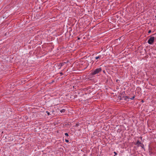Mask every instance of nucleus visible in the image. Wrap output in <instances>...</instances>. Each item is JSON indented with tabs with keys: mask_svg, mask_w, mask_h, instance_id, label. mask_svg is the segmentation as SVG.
I'll use <instances>...</instances> for the list:
<instances>
[{
	"mask_svg": "<svg viewBox=\"0 0 156 156\" xmlns=\"http://www.w3.org/2000/svg\"><path fill=\"white\" fill-rule=\"evenodd\" d=\"M114 153L115 154V155H117V153L115 152H114Z\"/></svg>",
	"mask_w": 156,
	"mask_h": 156,
	"instance_id": "obj_14",
	"label": "nucleus"
},
{
	"mask_svg": "<svg viewBox=\"0 0 156 156\" xmlns=\"http://www.w3.org/2000/svg\"><path fill=\"white\" fill-rule=\"evenodd\" d=\"M54 82V81L53 80L52 81V82Z\"/></svg>",
	"mask_w": 156,
	"mask_h": 156,
	"instance_id": "obj_20",
	"label": "nucleus"
},
{
	"mask_svg": "<svg viewBox=\"0 0 156 156\" xmlns=\"http://www.w3.org/2000/svg\"><path fill=\"white\" fill-rule=\"evenodd\" d=\"M65 141L67 143H68L69 142V140H68L66 139Z\"/></svg>",
	"mask_w": 156,
	"mask_h": 156,
	"instance_id": "obj_12",
	"label": "nucleus"
},
{
	"mask_svg": "<svg viewBox=\"0 0 156 156\" xmlns=\"http://www.w3.org/2000/svg\"><path fill=\"white\" fill-rule=\"evenodd\" d=\"M65 135L67 136H69V134L67 133H65Z\"/></svg>",
	"mask_w": 156,
	"mask_h": 156,
	"instance_id": "obj_10",
	"label": "nucleus"
},
{
	"mask_svg": "<svg viewBox=\"0 0 156 156\" xmlns=\"http://www.w3.org/2000/svg\"><path fill=\"white\" fill-rule=\"evenodd\" d=\"M79 126V124H76V126Z\"/></svg>",
	"mask_w": 156,
	"mask_h": 156,
	"instance_id": "obj_17",
	"label": "nucleus"
},
{
	"mask_svg": "<svg viewBox=\"0 0 156 156\" xmlns=\"http://www.w3.org/2000/svg\"><path fill=\"white\" fill-rule=\"evenodd\" d=\"M118 98L119 99L124 100H125L128 101V100L129 99V97L127 96H125V91L120 93L118 96Z\"/></svg>",
	"mask_w": 156,
	"mask_h": 156,
	"instance_id": "obj_1",
	"label": "nucleus"
},
{
	"mask_svg": "<svg viewBox=\"0 0 156 156\" xmlns=\"http://www.w3.org/2000/svg\"><path fill=\"white\" fill-rule=\"evenodd\" d=\"M141 144V143L139 140H138L136 143L135 144V145H137V146L139 147Z\"/></svg>",
	"mask_w": 156,
	"mask_h": 156,
	"instance_id": "obj_4",
	"label": "nucleus"
},
{
	"mask_svg": "<svg viewBox=\"0 0 156 156\" xmlns=\"http://www.w3.org/2000/svg\"><path fill=\"white\" fill-rule=\"evenodd\" d=\"M154 37H151L148 40L147 42L150 44H153L154 41Z\"/></svg>",
	"mask_w": 156,
	"mask_h": 156,
	"instance_id": "obj_3",
	"label": "nucleus"
},
{
	"mask_svg": "<svg viewBox=\"0 0 156 156\" xmlns=\"http://www.w3.org/2000/svg\"><path fill=\"white\" fill-rule=\"evenodd\" d=\"M101 57V55H99L98 56H97V57H95V59L96 60H97V59H98V58H100Z\"/></svg>",
	"mask_w": 156,
	"mask_h": 156,
	"instance_id": "obj_6",
	"label": "nucleus"
},
{
	"mask_svg": "<svg viewBox=\"0 0 156 156\" xmlns=\"http://www.w3.org/2000/svg\"><path fill=\"white\" fill-rule=\"evenodd\" d=\"M140 138H141V139H142V137H140Z\"/></svg>",
	"mask_w": 156,
	"mask_h": 156,
	"instance_id": "obj_19",
	"label": "nucleus"
},
{
	"mask_svg": "<svg viewBox=\"0 0 156 156\" xmlns=\"http://www.w3.org/2000/svg\"><path fill=\"white\" fill-rule=\"evenodd\" d=\"M139 146L141 147L142 148H144V145L142 143Z\"/></svg>",
	"mask_w": 156,
	"mask_h": 156,
	"instance_id": "obj_8",
	"label": "nucleus"
},
{
	"mask_svg": "<svg viewBox=\"0 0 156 156\" xmlns=\"http://www.w3.org/2000/svg\"><path fill=\"white\" fill-rule=\"evenodd\" d=\"M60 74L61 75H63V74L62 73H60Z\"/></svg>",
	"mask_w": 156,
	"mask_h": 156,
	"instance_id": "obj_16",
	"label": "nucleus"
},
{
	"mask_svg": "<svg viewBox=\"0 0 156 156\" xmlns=\"http://www.w3.org/2000/svg\"><path fill=\"white\" fill-rule=\"evenodd\" d=\"M151 32V30H150L148 31V33H150Z\"/></svg>",
	"mask_w": 156,
	"mask_h": 156,
	"instance_id": "obj_13",
	"label": "nucleus"
},
{
	"mask_svg": "<svg viewBox=\"0 0 156 156\" xmlns=\"http://www.w3.org/2000/svg\"><path fill=\"white\" fill-rule=\"evenodd\" d=\"M102 70L101 67L97 68L93 70L91 73V74L92 75H94L97 74L99 73Z\"/></svg>",
	"mask_w": 156,
	"mask_h": 156,
	"instance_id": "obj_2",
	"label": "nucleus"
},
{
	"mask_svg": "<svg viewBox=\"0 0 156 156\" xmlns=\"http://www.w3.org/2000/svg\"><path fill=\"white\" fill-rule=\"evenodd\" d=\"M119 81V80H118V79H117V80H116V82H118Z\"/></svg>",
	"mask_w": 156,
	"mask_h": 156,
	"instance_id": "obj_15",
	"label": "nucleus"
},
{
	"mask_svg": "<svg viewBox=\"0 0 156 156\" xmlns=\"http://www.w3.org/2000/svg\"><path fill=\"white\" fill-rule=\"evenodd\" d=\"M46 112L47 113L48 115H50V112H48V111H46Z\"/></svg>",
	"mask_w": 156,
	"mask_h": 156,
	"instance_id": "obj_11",
	"label": "nucleus"
},
{
	"mask_svg": "<svg viewBox=\"0 0 156 156\" xmlns=\"http://www.w3.org/2000/svg\"><path fill=\"white\" fill-rule=\"evenodd\" d=\"M66 63V62H65L64 63H60L58 65V66H60L59 69H60L61 67H62V66H63L64 63Z\"/></svg>",
	"mask_w": 156,
	"mask_h": 156,
	"instance_id": "obj_5",
	"label": "nucleus"
},
{
	"mask_svg": "<svg viewBox=\"0 0 156 156\" xmlns=\"http://www.w3.org/2000/svg\"><path fill=\"white\" fill-rule=\"evenodd\" d=\"M65 111L66 110L64 109H63L61 110L60 111V112H61V113H62V112H65Z\"/></svg>",
	"mask_w": 156,
	"mask_h": 156,
	"instance_id": "obj_7",
	"label": "nucleus"
},
{
	"mask_svg": "<svg viewBox=\"0 0 156 156\" xmlns=\"http://www.w3.org/2000/svg\"><path fill=\"white\" fill-rule=\"evenodd\" d=\"M80 38H79V37H78V40L80 39Z\"/></svg>",
	"mask_w": 156,
	"mask_h": 156,
	"instance_id": "obj_18",
	"label": "nucleus"
},
{
	"mask_svg": "<svg viewBox=\"0 0 156 156\" xmlns=\"http://www.w3.org/2000/svg\"><path fill=\"white\" fill-rule=\"evenodd\" d=\"M134 98H135V96H133V97H132L131 98H129V99H131V100H133V99Z\"/></svg>",
	"mask_w": 156,
	"mask_h": 156,
	"instance_id": "obj_9",
	"label": "nucleus"
}]
</instances>
